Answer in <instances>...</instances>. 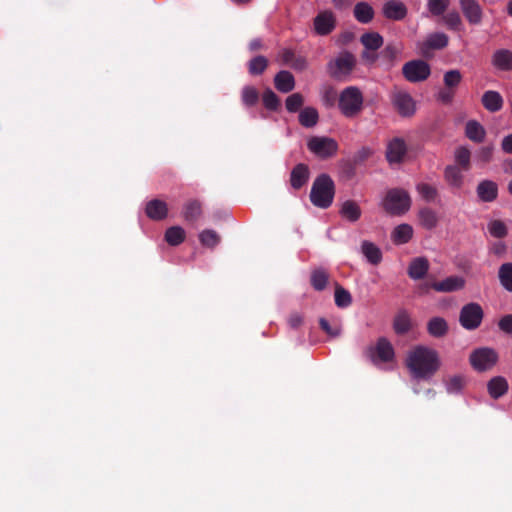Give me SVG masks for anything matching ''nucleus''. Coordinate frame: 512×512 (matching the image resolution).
Returning a JSON list of instances; mask_svg holds the SVG:
<instances>
[{
    "label": "nucleus",
    "mask_w": 512,
    "mask_h": 512,
    "mask_svg": "<svg viewBox=\"0 0 512 512\" xmlns=\"http://www.w3.org/2000/svg\"><path fill=\"white\" fill-rule=\"evenodd\" d=\"M405 364L413 378L429 380L439 371L441 360L437 350L417 345L408 352Z\"/></svg>",
    "instance_id": "1"
},
{
    "label": "nucleus",
    "mask_w": 512,
    "mask_h": 512,
    "mask_svg": "<svg viewBox=\"0 0 512 512\" xmlns=\"http://www.w3.org/2000/svg\"><path fill=\"white\" fill-rule=\"evenodd\" d=\"M335 197V184L328 174H320L313 181L310 191L311 203L320 209L329 208Z\"/></svg>",
    "instance_id": "2"
},
{
    "label": "nucleus",
    "mask_w": 512,
    "mask_h": 512,
    "mask_svg": "<svg viewBox=\"0 0 512 512\" xmlns=\"http://www.w3.org/2000/svg\"><path fill=\"white\" fill-rule=\"evenodd\" d=\"M363 103V94L357 86L344 88L338 99L339 110L347 118L357 116L363 109Z\"/></svg>",
    "instance_id": "3"
},
{
    "label": "nucleus",
    "mask_w": 512,
    "mask_h": 512,
    "mask_svg": "<svg viewBox=\"0 0 512 512\" xmlns=\"http://www.w3.org/2000/svg\"><path fill=\"white\" fill-rule=\"evenodd\" d=\"M384 210L390 215H402L411 206V198L407 191L400 188H393L387 191L382 202Z\"/></svg>",
    "instance_id": "4"
},
{
    "label": "nucleus",
    "mask_w": 512,
    "mask_h": 512,
    "mask_svg": "<svg viewBox=\"0 0 512 512\" xmlns=\"http://www.w3.org/2000/svg\"><path fill=\"white\" fill-rule=\"evenodd\" d=\"M355 66L356 57L352 53L344 51L327 64V69L332 78L340 79L343 76L350 75Z\"/></svg>",
    "instance_id": "5"
},
{
    "label": "nucleus",
    "mask_w": 512,
    "mask_h": 512,
    "mask_svg": "<svg viewBox=\"0 0 512 512\" xmlns=\"http://www.w3.org/2000/svg\"><path fill=\"white\" fill-rule=\"evenodd\" d=\"M366 353L374 364L388 363L395 357L393 345L386 337L378 338L375 345L367 348Z\"/></svg>",
    "instance_id": "6"
},
{
    "label": "nucleus",
    "mask_w": 512,
    "mask_h": 512,
    "mask_svg": "<svg viewBox=\"0 0 512 512\" xmlns=\"http://www.w3.org/2000/svg\"><path fill=\"white\" fill-rule=\"evenodd\" d=\"M483 317L484 312L480 304L471 302L461 308L459 322L464 329L475 330L481 325Z\"/></svg>",
    "instance_id": "7"
},
{
    "label": "nucleus",
    "mask_w": 512,
    "mask_h": 512,
    "mask_svg": "<svg viewBox=\"0 0 512 512\" xmlns=\"http://www.w3.org/2000/svg\"><path fill=\"white\" fill-rule=\"evenodd\" d=\"M308 149L317 157L327 159L338 151V143L333 138L312 136L307 142Z\"/></svg>",
    "instance_id": "8"
},
{
    "label": "nucleus",
    "mask_w": 512,
    "mask_h": 512,
    "mask_svg": "<svg viewBox=\"0 0 512 512\" xmlns=\"http://www.w3.org/2000/svg\"><path fill=\"white\" fill-rule=\"evenodd\" d=\"M402 73L407 81L417 83L426 80L430 76L431 68L423 60H412L403 65Z\"/></svg>",
    "instance_id": "9"
},
{
    "label": "nucleus",
    "mask_w": 512,
    "mask_h": 512,
    "mask_svg": "<svg viewBox=\"0 0 512 512\" xmlns=\"http://www.w3.org/2000/svg\"><path fill=\"white\" fill-rule=\"evenodd\" d=\"M498 355L492 348H479L470 355V363L477 371H486L495 365Z\"/></svg>",
    "instance_id": "10"
},
{
    "label": "nucleus",
    "mask_w": 512,
    "mask_h": 512,
    "mask_svg": "<svg viewBox=\"0 0 512 512\" xmlns=\"http://www.w3.org/2000/svg\"><path fill=\"white\" fill-rule=\"evenodd\" d=\"M408 147L403 138L394 137L388 141L385 157L390 165L400 164L404 161Z\"/></svg>",
    "instance_id": "11"
},
{
    "label": "nucleus",
    "mask_w": 512,
    "mask_h": 512,
    "mask_svg": "<svg viewBox=\"0 0 512 512\" xmlns=\"http://www.w3.org/2000/svg\"><path fill=\"white\" fill-rule=\"evenodd\" d=\"M465 286V280L460 276H450L446 279L431 284H423L420 289L427 293L429 289H433L437 292H454L461 290Z\"/></svg>",
    "instance_id": "12"
},
{
    "label": "nucleus",
    "mask_w": 512,
    "mask_h": 512,
    "mask_svg": "<svg viewBox=\"0 0 512 512\" xmlns=\"http://www.w3.org/2000/svg\"><path fill=\"white\" fill-rule=\"evenodd\" d=\"M460 9L470 25H480L483 20V9L477 0H459Z\"/></svg>",
    "instance_id": "13"
},
{
    "label": "nucleus",
    "mask_w": 512,
    "mask_h": 512,
    "mask_svg": "<svg viewBox=\"0 0 512 512\" xmlns=\"http://www.w3.org/2000/svg\"><path fill=\"white\" fill-rule=\"evenodd\" d=\"M314 31L317 35L326 36L336 27V18L332 11L324 10L317 14L313 20Z\"/></svg>",
    "instance_id": "14"
},
{
    "label": "nucleus",
    "mask_w": 512,
    "mask_h": 512,
    "mask_svg": "<svg viewBox=\"0 0 512 512\" xmlns=\"http://www.w3.org/2000/svg\"><path fill=\"white\" fill-rule=\"evenodd\" d=\"M382 13L389 20L401 21L407 16L408 9L402 1L388 0L383 5Z\"/></svg>",
    "instance_id": "15"
},
{
    "label": "nucleus",
    "mask_w": 512,
    "mask_h": 512,
    "mask_svg": "<svg viewBox=\"0 0 512 512\" xmlns=\"http://www.w3.org/2000/svg\"><path fill=\"white\" fill-rule=\"evenodd\" d=\"M449 37L443 32H435L428 35L421 44L420 49L423 55H427L430 50H441L447 47Z\"/></svg>",
    "instance_id": "16"
},
{
    "label": "nucleus",
    "mask_w": 512,
    "mask_h": 512,
    "mask_svg": "<svg viewBox=\"0 0 512 512\" xmlns=\"http://www.w3.org/2000/svg\"><path fill=\"white\" fill-rule=\"evenodd\" d=\"M393 103L398 113L403 117L412 116L415 112L414 100L408 93H396L393 97Z\"/></svg>",
    "instance_id": "17"
},
{
    "label": "nucleus",
    "mask_w": 512,
    "mask_h": 512,
    "mask_svg": "<svg viewBox=\"0 0 512 512\" xmlns=\"http://www.w3.org/2000/svg\"><path fill=\"white\" fill-rule=\"evenodd\" d=\"M491 63L498 71H512V51L504 48L496 50L491 57Z\"/></svg>",
    "instance_id": "18"
},
{
    "label": "nucleus",
    "mask_w": 512,
    "mask_h": 512,
    "mask_svg": "<svg viewBox=\"0 0 512 512\" xmlns=\"http://www.w3.org/2000/svg\"><path fill=\"white\" fill-rule=\"evenodd\" d=\"M477 196L482 202H493L498 197V185L492 180H482L476 188Z\"/></svg>",
    "instance_id": "19"
},
{
    "label": "nucleus",
    "mask_w": 512,
    "mask_h": 512,
    "mask_svg": "<svg viewBox=\"0 0 512 512\" xmlns=\"http://www.w3.org/2000/svg\"><path fill=\"white\" fill-rule=\"evenodd\" d=\"M145 213L151 220L161 221L168 215V206L160 199H153L146 203Z\"/></svg>",
    "instance_id": "20"
},
{
    "label": "nucleus",
    "mask_w": 512,
    "mask_h": 512,
    "mask_svg": "<svg viewBox=\"0 0 512 512\" xmlns=\"http://www.w3.org/2000/svg\"><path fill=\"white\" fill-rule=\"evenodd\" d=\"M310 177L309 167L304 163L297 164L291 171L290 184L295 190L301 189L307 184Z\"/></svg>",
    "instance_id": "21"
},
{
    "label": "nucleus",
    "mask_w": 512,
    "mask_h": 512,
    "mask_svg": "<svg viewBox=\"0 0 512 512\" xmlns=\"http://www.w3.org/2000/svg\"><path fill=\"white\" fill-rule=\"evenodd\" d=\"M481 103L487 111L495 113L502 109L504 100L499 92L488 90L483 93Z\"/></svg>",
    "instance_id": "22"
},
{
    "label": "nucleus",
    "mask_w": 512,
    "mask_h": 512,
    "mask_svg": "<svg viewBox=\"0 0 512 512\" xmlns=\"http://www.w3.org/2000/svg\"><path fill=\"white\" fill-rule=\"evenodd\" d=\"M443 177L445 182L454 189H460L464 183L463 170L456 165H448L444 169Z\"/></svg>",
    "instance_id": "23"
},
{
    "label": "nucleus",
    "mask_w": 512,
    "mask_h": 512,
    "mask_svg": "<svg viewBox=\"0 0 512 512\" xmlns=\"http://www.w3.org/2000/svg\"><path fill=\"white\" fill-rule=\"evenodd\" d=\"M274 85L279 92L289 93L295 88V78L291 72L281 70L274 77Z\"/></svg>",
    "instance_id": "24"
},
{
    "label": "nucleus",
    "mask_w": 512,
    "mask_h": 512,
    "mask_svg": "<svg viewBox=\"0 0 512 512\" xmlns=\"http://www.w3.org/2000/svg\"><path fill=\"white\" fill-rule=\"evenodd\" d=\"M428 270V260L425 257H417L411 261L408 267V275L411 279L420 280L425 277Z\"/></svg>",
    "instance_id": "25"
},
{
    "label": "nucleus",
    "mask_w": 512,
    "mask_h": 512,
    "mask_svg": "<svg viewBox=\"0 0 512 512\" xmlns=\"http://www.w3.org/2000/svg\"><path fill=\"white\" fill-rule=\"evenodd\" d=\"M412 320L406 310H400L393 320V329L397 335H404L412 329Z\"/></svg>",
    "instance_id": "26"
},
{
    "label": "nucleus",
    "mask_w": 512,
    "mask_h": 512,
    "mask_svg": "<svg viewBox=\"0 0 512 512\" xmlns=\"http://www.w3.org/2000/svg\"><path fill=\"white\" fill-rule=\"evenodd\" d=\"M448 323L443 317H432L427 322V331L434 338H442L447 335Z\"/></svg>",
    "instance_id": "27"
},
{
    "label": "nucleus",
    "mask_w": 512,
    "mask_h": 512,
    "mask_svg": "<svg viewBox=\"0 0 512 512\" xmlns=\"http://www.w3.org/2000/svg\"><path fill=\"white\" fill-rule=\"evenodd\" d=\"M340 215L349 222H356L360 219L362 211L358 203L354 200H346L342 203Z\"/></svg>",
    "instance_id": "28"
},
{
    "label": "nucleus",
    "mask_w": 512,
    "mask_h": 512,
    "mask_svg": "<svg viewBox=\"0 0 512 512\" xmlns=\"http://www.w3.org/2000/svg\"><path fill=\"white\" fill-rule=\"evenodd\" d=\"M465 135L469 140L481 143L485 139L486 130L478 121L469 120L465 125Z\"/></svg>",
    "instance_id": "29"
},
{
    "label": "nucleus",
    "mask_w": 512,
    "mask_h": 512,
    "mask_svg": "<svg viewBox=\"0 0 512 512\" xmlns=\"http://www.w3.org/2000/svg\"><path fill=\"white\" fill-rule=\"evenodd\" d=\"M183 217L186 221L194 223L202 215V204L199 200L192 199L187 201L183 206Z\"/></svg>",
    "instance_id": "30"
},
{
    "label": "nucleus",
    "mask_w": 512,
    "mask_h": 512,
    "mask_svg": "<svg viewBox=\"0 0 512 512\" xmlns=\"http://www.w3.org/2000/svg\"><path fill=\"white\" fill-rule=\"evenodd\" d=\"M418 219L421 226L427 230H432L438 225V215L430 207H423L418 212Z\"/></svg>",
    "instance_id": "31"
},
{
    "label": "nucleus",
    "mask_w": 512,
    "mask_h": 512,
    "mask_svg": "<svg viewBox=\"0 0 512 512\" xmlns=\"http://www.w3.org/2000/svg\"><path fill=\"white\" fill-rule=\"evenodd\" d=\"M361 250L369 263L378 265L382 260V252L374 243L364 240L361 244Z\"/></svg>",
    "instance_id": "32"
},
{
    "label": "nucleus",
    "mask_w": 512,
    "mask_h": 512,
    "mask_svg": "<svg viewBox=\"0 0 512 512\" xmlns=\"http://www.w3.org/2000/svg\"><path fill=\"white\" fill-rule=\"evenodd\" d=\"M354 17L360 23L367 24L373 20L374 10L372 6L366 2H359L354 6Z\"/></svg>",
    "instance_id": "33"
},
{
    "label": "nucleus",
    "mask_w": 512,
    "mask_h": 512,
    "mask_svg": "<svg viewBox=\"0 0 512 512\" xmlns=\"http://www.w3.org/2000/svg\"><path fill=\"white\" fill-rule=\"evenodd\" d=\"M298 120L301 126L312 128L316 126L319 121V113L314 107H305L300 111Z\"/></svg>",
    "instance_id": "34"
},
{
    "label": "nucleus",
    "mask_w": 512,
    "mask_h": 512,
    "mask_svg": "<svg viewBox=\"0 0 512 512\" xmlns=\"http://www.w3.org/2000/svg\"><path fill=\"white\" fill-rule=\"evenodd\" d=\"M487 388L490 396L494 399H498L507 392L508 383L505 378L497 376L488 382Z\"/></svg>",
    "instance_id": "35"
},
{
    "label": "nucleus",
    "mask_w": 512,
    "mask_h": 512,
    "mask_svg": "<svg viewBox=\"0 0 512 512\" xmlns=\"http://www.w3.org/2000/svg\"><path fill=\"white\" fill-rule=\"evenodd\" d=\"M444 385L448 394H459L466 385V377L462 374L449 376L444 379Z\"/></svg>",
    "instance_id": "36"
},
{
    "label": "nucleus",
    "mask_w": 512,
    "mask_h": 512,
    "mask_svg": "<svg viewBox=\"0 0 512 512\" xmlns=\"http://www.w3.org/2000/svg\"><path fill=\"white\" fill-rule=\"evenodd\" d=\"M329 281V273L326 269L320 267L311 272L310 283L316 291H322L326 288Z\"/></svg>",
    "instance_id": "37"
},
{
    "label": "nucleus",
    "mask_w": 512,
    "mask_h": 512,
    "mask_svg": "<svg viewBox=\"0 0 512 512\" xmlns=\"http://www.w3.org/2000/svg\"><path fill=\"white\" fill-rule=\"evenodd\" d=\"M400 49L394 44H388L380 53L379 59L381 65L389 69L393 66Z\"/></svg>",
    "instance_id": "38"
},
{
    "label": "nucleus",
    "mask_w": 512,
    "mask_h": 512,
    "mask_svg": "<svg viewBox=\"0 0 512 512\" xmlns=\"http://www.w3.org/2000/svg\"><path fill=\"white\" fill-rule=\"evenodd\" d=\"M361 44L367 50L377 51L383 45V37L377 32H367L360 37Z\"/></svg>",
    "instance_id": "39"
},
{
    "label": "nucleus",
    "mask_w": 512,
    "mask_h": 512,
    "mask_svg": "<svg viewBox=\"0 0 512 512\" xmlns=\"http://www.w3.org/2000/svg\"><path fill=\"white\" fill-rule=\"evenodd\" d=\"M500 284L505 290L512 293V263H503L498 270Z\"/></svg>",
    "instance_id": "40"
},
{
    "label": "nucleus",
    "mask_w": 512,
    "mask_h": 512,
    "mask_svg": "<svg viewBox=\"0 0 512 512\" xmlns=\"http://www.w3.org/2000/svg\"><path fill=\"white\" fill-rule=\"evenodd\" d=\"M413 235V229L409 224L398 225L392 232V239L396 244L407 243Z\"/></svg>",
    "instance_id": "41"
},
{
    "label": "nucleus",
    "mask_w": 512,
    "mask_h": 512,
    "mask_svg": "<svg viewBox=\"0 0 512 512\" xmlns=\"http://www.w3.org/2000/svg\"><path fill=\"white\" fill-rule=\"evenodd\" d=\"M442 20L444 24L446 25L447 29L454 31V32H460L463 29V22L461 19L460 14L457 11H450L446 14L441 15Z\"/></svg>",
    "instance_id": "42"
},
{
    "label": "nucleus",
    "mask_w": 512,
    "mask_h": 512,
    "mask_svg": "<svg viewBox=\"0 0 512 512\" xmlns=\"http://www.w3.org/2000/svg\"><path fill=\"white\" fill-rule=\"evenodd\" d=\"M471 152L465 146H460L455 151L456 166L460 167L463 171H469L471 168Z\"/></svg>",
    "instance_id": "43"
},
{
    "label": "nucleus",
    "mask_w": 512,
    "mask_h": 512,
    "mask_svg": "<svg viewBox=\"0 0 512 512\" xmlns=\"http://www.w3.org/2000/svg\"><path fill=\"white\" fill-rule=\"evenodd\" d=\"M185 239V231L179 226H173L166 230L165 240L172 246L181 244Z\"/></svg>",
    "instance_id": "44"
},
{
    "label": "nucleus",
    "mask_w": 512,
    "mask_h": 512,
    "mask_svg": "<svg viewBox=\"0 0 512 512\" xmlns=\"http://www.w3.org/2000/svg\"><path fill=\"white\" fill-rule=\"evenodd\" d=\"M352 303V297L348 290L344 289L338 283L335 284V304L339 308H346Z\"/></svg>",
    "instance_id": "45"
},
{
    "label": "nucleus",
    "mask_w": 512,
    "mask_h": 512,
    "mask_svg": "<svg viewBox=\"0 0 512 512\" xmlns=\"http://www.w3.org/2000/svg\"><path fill=\"white\" fill-rule=\"evenodd\" d=\"M450 5V0H427V10L432 16L443 15Z\"/></svg>",
    "instance_id": "46"
},
{
    "label": "nucleus",
    "mask_w": 512,
    "mask_h": 512,
    "mask_svg": "<svg viewBox=\"0 0 512 512\" xmlns=\"http://www.w3.org/2000/svg\"><path fill=\"white\" fill-rule=\"evenodd\" d=\"M263 105L270 111H277L280 106V98L269 88H267L262 95Z\"/></svg>",
    "instance_id": "47"
},
{
    "label": "nucleus",
    "mask_w": 512,
    "mask_h": 512,
    "mask_svg": "<svg viewBox=\"0 0 512 512\" xmlns=\"http://www.w3.org/2000/svg\"><path fill=\"white\" fill-rule=\"evenodd\" d=\"M200 243L208 248L216 247L220 242V236L211 229L203 230L199 235Z\"/></svg>",
    "instance_id": "48"
},
{
    "label": "nucleus",
    "mask_w": 512,
    "mask_h": 512,
    "mask_svg": "<svg viewBox=\"0 0 512 512\" xmlns=\"http://www.w3.org/2000/svg\"><path fill=\"white\" fill-rule=\"evenodd\" d=\"M416 190L426 202H433L438 196L437 188L427 183H418Z\"/></svg>",
    "instance_id": "49"
},
{
    "label": "nucleus",
    "mask_w": 512,
    "mask_h": 512,
    "mask_svg": "<svg viewBox=\"0 0 512 512\" xmlns=\"http://www.w3.org/2000/svg\"><path fill=\"white\" fill-rule=\"evenodd\" d=\"M268 66V60L264 56H256L249 61L248 71L251 75L262 74Z\"/></svg>",
    "instance_id": "50"
},
{
    "label": "nucleus",
    "mask_w": 512,
    "mask_h": 512,
    "mask_svg": "<svg viewBox=\"0 0 512 512\" xmlns=\"http://www.w3.org/2000/svg\"><path fill=\"white\" fill-rule=\"evenodd\" d=\"M241 99L245 106L251 107L257 104L259 93L253 86H245L241 92Z\"/></svg>",
    "instance_id": "51"
},
{
    "label": "nucleus",
    "mask_w": 512,
    "mask_h": 512,
    "mask_svg": "<svg viewBox=\"0 0 512 512\" xmlns=\"http://www.w3.org/2000/svg\"><path fill=\"white\" fill-rule=\"evenodd\" d=\"M462 81V74L459 70L453 69L445 72L443 76L444 86L457 90Z\"/></svg>",
    "instance_id": "52"
},
{
    "label": "nucleus",
    "mask_w": 512,
    "mask_h": 512,
    "mask_svg": "<svg viewBox=\"0 0 512 512\" xmlns=\"http://www.w3.org/2000/svg\"><path fill=\"white\" fill-rule=\"evenodd\" d=\"M304 104V97L301 93H293L285 100V106L288 112L295 113L300 110Z\"/></svg>",
    "instance_id": "53"
},
{
    "label": "nucleus",
    "mask_w": 512,
    "mask_h": 512,
    "mask_svg": "<svg viewBox=\"0 0 512 512\" xmlns=\"http://www.w3.org/2000/svg\"><path fill=\"white\" fill-rule=\"evenodd\" d=\"M489 233L496 238H504L508 231L504 222L501 220H493L488 224Z\"/></svg>",
    "instance_id": "54"
},
{
    "label": "nucleus",
    "mask_w": 512,
    "mask_h": 512,
    "mask_svg": "<svg viewBox=\"0 0 512 512\" xmlns=\"http://www.w3.org/2000/svg\"><path fill=\"white\" fill-rule=\"evenodd\" d=\"M456 94V90L444 86L439 92L437 93V100L440 101L443 104H451Z\"/></svg>",
    "instance_id": "55"
},
{
    "label": "nucleus",
    "mask_w": 512,
    "mask_h": 512,
    "mask_svg": "<svg viewBox=\"0 0 512 512\" xmlns=\"http://www.w3.org/2000/svg\"><path fill=\"white\" fill-rule=\"evenodd\" d=\"M319 325L323 331L332 337L339 336L341 333V328L339 325L331 326L328 320L325 318H320Z\"/></svg>",
    "instance_id": "56"
},
{
    "label": "nucleus",
    "mask_w": 512,
    "mask_h": 512,
    "mask_svg": "<svg viewBox=\"0 0 512 512\" xmlns=\"http://www.w3.org/2000/svg\"><path fill=\"white\" fill-rule=\"evenodd\" d=\"M494 147L492 145L484 146L478 151V159L483 163L491 161L493 156Z\"/></svg>",
    "instance_id": "57"
},
{
    "label": "nucleus",
    "mask_w": 512,
    "mask_h": 512,
    "mask_svg": "<svg viewBox=\"0 0 512 512\" xmlns=\"http://www.w3.org/2000/svg\"><path fill=\"white\" fill-rule=\"evenodd\" d=\"M499 329L512 335V314L503 316L498 322Z\"/></svg>",
    "instance_id": "58"
},
{
    "label": "nucleus",
    "mask_w": 512,
    "mask_h": 512,
    "mask_svg": "<svg viewBox=\"0 0 512 512\" xmlns=\"http://www.w3.org/2000/svg\"><path fill=\"white\" fill-rule=\"evenodd\" d=\"M322 100L326 106L334 105L336 101V91L334 90V88H327L323 93Z\"/></svg>",
    "instance_id": "59"
},
{
    "label": "nucleus",
    "mask_w": 512,
    "mask_h": 512,
    "mask_svg": "<svg viewBox=\"0 0 512 512\" xmlns=\"http://www.w3.org/2000/svg\"><path fill=\"white\" fill-rule=\"evenodd\" d=\"M361 58L363 61H365L368 64H373L376 62V60L379 58V54L376 53V51L367 50L365 49L361 53Z\"/></svg>",
    "instance_id": "60"
},
{
    "label": "nucleus",
    "mask_w": 512,
    "mask_h": 512,
    "mask_svg": "<svg viewBox=\"0 0 512 512\" xmlns=\"http://www.w3.org/2000/svg\"><path fill=\"white\" fill-rule=\"evenodd\" d=\"M501 149L507 154H512V133L502 139Z\"/></svg>",
    "instance_id": "61"
},
{
    "label": "nucleus",
    "mask_w": 512,
    "mask_h": 512,
    "mask_svg": "<svg viewBox=\"0 0 512 512\" xmlns=\"http://www.w3.org/2000/svg\"><path fill=\"white\" fill-rule=\"evenodd\" d=\"M302 322H303V318L298 313H293L288 318V324L290 325L291 328H294V329L301 326Z\"/></svg>",
    "instance_id": "62"
},
{
    "label": "nucleus",
    "mask_w": 512,
    "mask_h": 512,
    "mask_svg": "<svg viewBox=\"0 0 512 512\" xmlns=\"http://www.w3.org/2000/svg\"><path fill=\"white\" fill-rule=\"evenodd\" d=\"M291 66L294 69L303 70V69L306 68L307 63H306V60L303 57H297L296 56L295 59L293 60V62L291 63Z\"/></svg>",
    "instance_id": "63"
},
{
    "label": "nucleus",
    "mask_w": 512,
    "mask_h": 512,
    "mask_svg": "<svg viewBox=\"0 0 512 512\" xmlns=\"http://www.w3.org/2000/svg\"><path fill=\"white\" fill-rule=\"evenodd\" d=\"M295 57H296L295 53L290 49H285L282 52V60L285 63L291 64L293 62V60L295 59Z\"/></svg>",
    "instance_id": "64"
}]
</instances>
